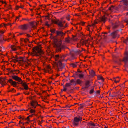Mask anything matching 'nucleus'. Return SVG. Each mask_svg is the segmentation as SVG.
<instances>
[{
  "label": "nucleus",
  "mask_w": 128,
  "mask_h": 128,
  "mask_svg": "<svg viewBox=\"0 0 128 128\" xmlns=\"http://www.w3.org/2000/svg\"><path fill=\"white\" fill-rule=\"evenodd\" d=\"M26 36L28 37H32V36H30V35L28 34H26Z\"/></svg>",
  "instance_id": "obj_49"
},
{
  "label": "nucleus",
  "mask_w": 128,
  "mask_h": 128,
  "mask_svg": "<svg viewBox=\"0 0 128 128\" xmlns=\"http://www.w3.org/2000/svg\"><path fill=\"white\" fill-rule=\"evenodd\" d=\"M11 48L12 50L15 51L17 50V48L14 45H12L11 46Z\"/></svg>",
  "instance_id": "obj_19"
},
{
  "label": "nucleus",
  "mask_w": 128,
  "mask_h": 128,
  "mask_svg": "<svg viewBox=\"0 0 128 128\" xmlns=\"http://www.w3.org/2000/svg\"><path fill=\"white\" fill-rule=\"evenodd\" d=\"M111 35L112 36L113 38H116V34L115 32H114L112 33Z\"/></svg>",
  "instance_id": "obj_32"
},
{
  "label": "nucleus",
  "mask_w": 128,
  "mask_h": 128,
  "mask_svg": "<svg viewBox=\"0 0 128 128\" xmlns=\"http://www.w3.org/2000/svg\"><path fill=\"white\" fill-rule=\"evenodd\" d=\"M16 58L17 59V60L18 61V57H17L16 56Z\"/></svg>",
  "instance_id": "obj_62"
},
{
  "label": "nucleus",
  "mask_w": 128,
  "mask_h": 128,
  "mask_svg": "<svg viewBox=\"0 0 128 128\" xmlns=\"http://www.w3.org/2000/svg\"><path fill=\"white\" fill-rule=\"evenodd\" d=\"M6 25V24H4V23L0 25V28L2 26H5Z\"/></svg>",
  "instance_id": "obj_45"
},
{
  "label": "nucleus",
  "mask_w": 128,
  "mask_h": 128,
  "mask_svg": "<svg viewBox=\"0 0 128 128\" xmlns=\"http://www.w3.org/2000/svg\"><path fill=\"white\" fill-rule=\"evenodd\" d=\"M81 81L79 79L77 80L76 81V83L78 84H81Z\"/></svg>",
  "instance_id": "obj_31"
},
{
  "label": "nucleus",
  "mask_w": 128,
  "mask_h": 128,
  "mask_svg": "<svg viewBox=\"0 0 128 128\" xmlns=\"http://www.w3.org/2000/svg\"><path fill=\"white\" fill-rule=\"evenodd\" d=\"M101 21L103 22L104 23L106 20V18L104 16H102L101 18Z\"/></svg>",
  "instance_id": "obj_22"
},
{
  "label": "nucleus",
  "mask_w": 128,
  "mask_h": 128,
  "mask_svg": "<svg viewBox=\"0 0 128 128\" xmlns=\"http://www.w3.org/2000/svg\"><path fill=\"white\" fill-rule=\"evenodd\" d=\"M45 72L46 73H48L49 74H51L53 72V70L51 68L50 70H46Z\"/></svg>",
  "instance_id": "obj_23"
},
{
  "label": "nucleus",
  "mask_w": 128,
  "mask_h": 128,
  "mask_svg": "<svg viewBox=\"0 0 128 128\" xmlns=\"http://www.w3.org/2000/svg\"><path fill=\"white\" fill-rule=\"evenodd\" d=\"M12 78L13 79H14L16 81H18L20 82H22V80L21 78L15 75L13 76H12Z\"/></svg>",
  "instance_id": "obj_11"
},
{
  "label": "nucleus",
  "mask_w": 128,
  "mask_h": 128,
  "mask_svg": "<svg viewBox=\"0 0 128 128\" xmlns=\"http://www.w3.org/2000/svg\"><path fill=\"white\" fill-rule=\"evenodd\" d=\"M20 43L21 44H24V39L23 38H21L20 39Z\"/></svg>",
  "instance_id": "obj_29"
},
{
  "label": "nucleus",
  "mask_w": 128,
  "mask_h": 128,
  "mask_svg": "<svg viewBox=\"0 0 128 128\" xmlns=\"http://www.w3.org/2000/svg\"><path fill=\"white\" fill-rule=\"evenodd\" d=\"M113 8H114L113 7V6H112L111 7H110L108 9H109V10H113Z\"/></svg>",
  "instance_id": "obj_47"
},
{
  "label": "nucleus",
  "mask_w": 128,
  "mask_h": 128,
  "mask_svg": "<svg viewBox=\"0 0 128 128\" xmlns=\"http://www.w3.org/2000/svg\"><path fill=\"white\" fill-rule=\"evenodd\" d=\"M66 88H64L63 90V91H66Z\"/></svg>",
  "instance_id": "obj_57"
},
{
  "label": "nucleus",
  "mask_w": 128,
  "mask_h": 128,
  "mask_svg": "<svg viewBox=\"0 0 128 128\" xmlns=\"http://www.w3.org/2000/svg\"><path fill=\"white\" fill-rule=\"evenodd\" d=\"M31 28H36V24L35 22H32L30 23Z\"/></svg>",
  "instance_id": "obj_15"
},
{
  "label": "nucleus",
  "mask_w": 128,
  "mask_h": 128,
  "mask_svg": "<svg viewBox=\"0 0 128 128\" xmlns=\"http://www.w3.org/2000/svg\"><path fill=\"white\" fill-rule=\"evenodd\" d=\"M125 118L128 120V112L126 113V114L125 117Z\"/></svg>",
  "instance_id": "obj_46"
},
{
  "label": "nucleus",
  "mask_w": 128,
  "mask_h": 128,
  "mask_svg": "<svg viewBox=\"0 0 128 128\" xmlns=\"http://www.w3.org/2000/svg\"><path fill=\"white\" fill-rule=\"evenodd\" d=\"M46 25H47L48 26H49V24H48V23H46Z\"/></svg>",
  "instance_id": "obj_63"
},
{
  "label": "nucleus",
  "mask_w": 128,
  "mask_h": 128,
  "mask_svg": "<svg viewBox=\"0 0 128 128\" xmlns=\"http://www.w3.org/2000/svg\"><path fill=\"white\" fill-rule=\"evenodd\" d=\"M73 85L74 86L76 85L75 82L74 80H71L70 83H66V87H68L70 86L71 85Z\"/></svg>",
  "instance_id": "obj_9"
},
{
  "label": "nucleus",
  "mask_w": 128,
  "mask_h": 128,
  "mask_svg": "<svg viewBox=\"0 0 128 128\" xmlns=\"http://www.w3.org/2000/svg\"><path fill=\"white\" fill-rule=\"evenodd\" d=\"M20 8H23V6H20Z\"/></svg>",
  "instance_id": "obj_61"
},
{
  "label": "nucleus",
  "mask_w": 128,
  "mask_h": 128,
  "mask_svg": "<svg viewBox=\"0 0 128 128\" xmlns=\"http://www.w3.org/2000/svg\"><path fill=\"white\" fill-rule=\"evenodd\" d=\"M24 124V123L23 122H21L20 121L19 122V124Z\"/></svg>",
  "instance_id": "obj_54"
},
{
  "label": "nucleus",
  "mask_w": 128,
  "mask_h": 128,
  "mask_svg": "<svg viewBox=\"0 0 128 128\" xmlns=\"http://www.w3.org/2000/svg\"><path fill=\"white\" fill-rule=\"evenodd\" d=\"M30 62H25L24 64V65H25L26 67H28L30 64Z\"/></svg>",
  "instance_id": "obj_21"
},
{
  "label": "nucleus",
  "mask_w": 128,
  "mask_h": 128,
  "mask_svg": "<svg viewBox=\"0 0 128 128\" xmlns=\"http://www.w3.org/2000/svg\"><path fill=\"white\" fill-rule=\"evenodd\" d=\"M29 28L28 24H24L22 25L19 26L20 28L24 30H27Z\"/></svg>",
  "instance_id": "obj_6"
},
{
  "label": "nucleus",
  "mask_w": 128,
  "mask_h": 128,
  "mask_svg": "<svg viewBox=\"0 0 128 128\" xmlns=\"http://www.w3.org/2000/svg\"><path fill=\"white\" fill-rule=\"evenodd\" d=\"M120 3L124 5L128 6V0H124L120 1Z\"/></svg>",
  "instance_id": "obj_13"
},
{
  "label": "nucleus",
  "mask_w": 128,
  "mask_h": 128,
  "mask_svg": "<svg viewBox=\"0 0 128 128\" xmlns=\"http://www.w3.org/2000/svg\"><path fill=\"white\" fill-rule=\"evenodd\" d=\"M31 116H32L30 115L29 116H28L26 118V119L29 120V118L30 117H31Z\"/></svg>",
  "instance_id": "obj_50"
},
{
  "label": "nucleus",
  "mask_w": 128,
  "mask_h": 128,
  "mask_svg": "<svg viewBox=\"0 0 128 128\" xmlns=\"http://www.w3.org/2000/svg\"><path fill=\"white\" fill-rule=\"evenodd\" d=\"M61 56H60L58 54L55 55L54 56V58L55 60L57 62V65L58 67L60 68L62 65V62L63 58Z\"/></svg>",
  "instance_id": "obj_4"
},
{
  "label": "nucleus",
  "mask_w": 128,
  "mask_h": 128,
  "mask_svg": "<svg viewBox=\"0 0 128 128\" xmlns=\"http://www.w3.org/2000/svg\"><path fill=\"white\" fill-rule=\"evenodd\" d=\"M73 65H74L73 66L74 67H75L76 66V65L75 64H74Z\"/></svg>",
  "instance_id": "obj_60"
},
{
  "label": "nucleus",
  "mask_w": 128,
  "mask_h": 128,
  "mask_svg": "<svg viewBox=\"0 0 128 128\" xmlns=\"http://www.w3.org/2000/svg\"><path fill=\"white\" fill-rule=\"evenodd\" d=\"M49 95H48L47 96L44 97V98H42V100L45 102V101H44V100H48V98L49 97Z\"/></svg>",
  "instance_id": "obj_27"
},
{
  "label": "nucleus",
  "mask_w": 128,
  "mask_h": 128,
  "mask_svg": "<svg viewBox=\"0 0 128 128\" xmlns=\"http://www.w3.org/2000/svg\"><path fill=\"white\" fill-rule=\"evenodd\" d=\"M94 89H92L90 90V94H92L94 92Z\"/></svg>",
  "instance_id": "obj_39"
},
{
  "label": "nucleus",
  "mask_w": 128,
  "mask_h": 128,
  "mask_svg": "<svg viewBox=\"0 0 128 128\" xmlns=\"http://www.w3.org/2000/svg\"><path fill=\"white\" fill-rule=\"evenodd\" d=\"M90 74L92 76H93L95 75V72L93 70H91L90 72Z\"/></svg>",
  "instance_id": "obj_24"
},
{
  "label": "nucleus",
  "mask_w": 128,
  "mask_h": 128,
  "mask_svg": "<svg viewBox=\"0 0 128 128\" xmlns=\"http://www.w3.org/2000/svg\"><path fill=\"white\" fill-rule=\"evenodd\" d=\"M14 71L15 72L16 74H18L19 72V71L18 70H15Z\"/></svg>",
  "instance_id": "obj_43"
},
{
  "label": "nucleus",
  "mask_w": 128,
  "mask_h": 128,
  "mask_svg": "<svg viewBox=\"0 0 128 128\" xmlns=\"http://www.w3.org/2000/svg\"><path fill=\"white\" fill-rule=\"evenodd\" d=\"M31 106L32 108H35L37 106L38 102L36 100H33L30 102Z\"/></svg>",
  "instance_id": "obj_10"
},
{
  "label": "nucleus",
  "mask_w": 128,
  "mask_h": 128,
  "mask_svg": "<svg viewBox=\"0 0 128 128\" xmlns=\"http://www.w3.org/2000/svg\"><path fill=\"white\" fill-rule=\"evenodd\" d=\"M82 120V117L80 116L75 117L74 118V120L72 122L74 126H77L79 124V122H81Z\"/></svg>",
  "instance_id": "obj_5"
},
{
  "label": "nucleus",
  "mask_w": 128,
  "mask_h": 128,
  "mask_svg": "<svg viewBox=\"0 0 128 128\" xmlns=\"http://www.w3.org/2000/svg\"><path fill=\"white\" fill-rule=\"evenodd\" d=\"M53 42L54 44V46L56 48L58 51L60 52L63 47L61 45V41H58L56 39H54L53 40Z\"/></svg>",
  "instance_id": "obj_2"
},
{
  "label": "nucleus",
  "mask_w": 128,
  "mask_h": 128,
  "mask_svg": "<svg viewBox=\"0 0 128 128\" xmlns=\"http://www.w3.org/2000/svg\"><path fill=\"white\" fill-rule=\"evenodd\" d=\"M98 22V20H95L93 23L92 24H91L88 25V26H94L96 24H97Z\"/></svg>",
  "instance_id": "obj_16"
},
{
  "label": "nucleus",
  "mask_w": 128,
  "mask_h": 128,
  "mask_svg": "<svg viewBox=\"0 0 128 128\" xmlns=\"http://www.w3.org/2000/svg\"><path fill=\"white\" fill-rule=\"evenodd\" d=\"M30 112L31 113H33L35 112V110H34L31 109L30 110Z\"/></svg>",
  "instance_id": "obj_37"
},
{
  "label": "nucleus",
  "mask_w": 128,
  "mask_h": 128,
  "mask_svg": "<svg viewBox=\"0 0 128 128\" xmlns=\"http://www.w3.org/2000/svg\"><path fill=\"white\" fill-rule=\"evenodd\" d=\"M84 40H83L81 41V44L82 45H85V42H84Z\"/></svg>",
  "instance_id": "obj_42"
},
{
  "label": "nucleus",
  "mask_w": 128,
  "mask_h": 128,
  "mask_svg": "<svg viewBox=\"0 0 128 128\" xmlns=\"http://www.w3.org/2000/svg\"><path fill=\"white\" fill-rule=\"evenodd\" d=\"M96 92L98 94H100V91L99 90H97Z\"/></svg>",
  "instance_id": "obj_51"
},
{
  "label": "nucleus",
  "mask_w": 128,
  "mask_h": 128,
  "mask_svg": "<svg viewBox=\"0 0 128 128\" xmlns=\"http://www.w3.org/2000/svg\"><path fill=\"white\" fill-rule=\"evenodd\" d=\"M68 24H67V23H66V24L64 26V27H63V28H62V29H64V28H65L66 27H67L68 26Z\"/></svg>",
  "instance_id": "obj_41"
},
{
  "label": "nucleus",
  "mask_w": 128,
  "mask_h": 128,
  "mask_svg": "<svg viewBox=\"0 0 128 128\" xmlns=\"http://www.w3.org/2000/svg\"><path fill=\"white\" fill-rule=\"evenodd\" d=\"M19 8H20V6H16V10H18Z\"/></svg>",
  "instance_id": "obj_48"
},
{
  "label": "nucleus",
  "mask_w": 128,
  "mask_h": 128,
  "mask_svg": "<svg viewBox=\"0 0 128 128\" xmlns=\"http://www.w3.org/2000/svg\"><path fill=\"white\" fill-rule=\"evenodd\" d=\"M21 17V16L20 15H19L18 16H17L16 18V19L15 20V22H16V21H18V19L20 18Z\"/></svg>",
  "instance_id": "obj_28"
},
{
  "label": "nucleus",
  "mask_w": 128,
  "mask_h": 128,
  "mask_svg": "<svg viewBox=\"0 0 128 128\" xmlns=\"http://www.w3.org/2000/svg\"><path fill=\"white\" fill-rule=\"evenodd\" d=\"M52 22L53 23L57 24L58 26L60 27L58 28L59 30H62L64 27V24H63V21L62 20H59L58 19H52Z\"/></svg>",
  "instance_id": "obj_3"
},
{
  "label": "nucleus",
  "mask_w": 128,
  "mask_h": 128,
  "mask_svg": "<svg viewBox=\"0 0 128 128\" xmlns=\"http://www.w3.org/2000/svg\"><path fill=\"white\" fill-rule=\"evenodd\" d=\"M43 54L44 52L42 50L40 46H38L34 48L32 52L30 53L29 54L32 56H36L39 58Z\"/></svg>",
  "instance_id": "obj_1"
},
{
  "label": "nucleus",
  "mask_w": 128,
  "mask_h": 128,
  "mask_svg": "<svg viewBox=\"0 0 128 128\" xmlns=\"http://www.w3.org/2000/svg\"><path fill=\"white\" fill-rule=\"evenodd\" d=\"M16 33H15V35H14L13 34H11L13 36V38H14V37L15 35L16 36H18V34H16Z\"/></svg>",
  "instance_id": "obj_44"
},
{
  "label": "nucleus",
  "mask_w": 128,
  "mask_h": 128,
  "mask_svg": "<svg viewBox=\"0 0 128 128\" xmlns=\"http://www.w3.org/2000/svg\"><path fill=\"white\" fill-rule=\"evenodd\" d=\"M0 33L1 34H3L4 33V32L2 31H0Z\"/></svg>",
  "instance_id": "obj_58"
},
{
  "label": "nucleus",
  "mask_w": 128,
  "mask_h": 128,
  "mask_svg": "<svg viewBox=\"0 0 128 128\" xmlns=\"http://www.w3.org/2000/svg\"><path fill=\"white\" fill-rule=\"evenodd\" d=\"M28 38H26L24 39V43H26L28 42Z\"/></svg>",
  "instance_id": "obj_38"
},
{
  "label": "nucleus",
  "mask_w": 128,
  "mask_h": 128,
  "mask_svg": "<svg viewBox=\"0 0 128 128\" xmlns=\"http://www.w3.org/2000/svg\"><path fill=\"white\" fill-rule=\"evenodd\" d=\"M98 77L99 79L103 80V78L102 76H99Z\"/></svg>",
  "instance_id": "obj_40"
},
{
  "label": "nucleus",
  "mask_w": 128,
  "mask_h": 128,
  "mask_svg": "<svg viewBox=\"0 0 128 128\" xmlns=\"http://www.w3.org/2000/svg\"><path fill=\"white\" fill-rule=\"evenodd\" d=\"M24 94H25L28 95L29 94V92H28L27 93H25Z\"/></svg>",
  "instance_id": "obj_55"
},
{
  "label": "nucleus",
  "mask_w": 128,
  "mask_h": 128,
  "mask_svg": "<svg viewBox=\"0 0 128 128\" xmlns=\"http://www.w3.org/2000/svg\"><path fill=\"white\" fill-rule=\"evenodd\" d=\"M8 92H11V90H8Z\"/></svg>",
  "instance_id": "obj_59"
},
{
  "label": "nucleus",
  "mask_w": 128,
  "mask_h": 128,
  "mask_svg": "<svg viewBox=\"0 0 128 128\" xmlns=\"http://www.w3.org/2000/svg\"><path fill=\"white\" fill-rule=\"evenodd\" d=\"M20 83L21 84L23 87H24V90H27L28 88V85L26 84V82H23L22 80V82H20Z\"/></svg>",
  "instance_id": "obj_8"
},
{
  "label": "nucleus",
  "mask_w": 128,
  "mask_h": 128,
  "mask_svg": "<svg viewBox=\"0 0 128 128\" xmlns=\"http://www.w3.org/2000/svg\"><path fill=\"white\" fill-rule=\"evenodd\" d=\"M80 46L79 44H77V46L78 48H79L80 47Z\"/></svg>",
  "instance_id": "obj_52"
},
{
  "label": "nucleus",
  "mask_w": 128,
  "mask_h": 128,
  "mask_svg": "<svg viewBox=\"0 0 128 128\" xmlns=\"http://www.w3.org/2000/svg\"><path fill=\"white\" fill-rule=\"evenodd\" d=\"M85 24V22H80V23L77 24H75V26L76 27V28H77L78 26H77V25H81L82 26H84Z\"/></svg>",
  "instance_id": "obj_18"
},
{
  "label": "nucleus",
  "mask_w": 128,
  "mask_h": 128,
  "mask_svg": "<svg viewBox=\"0 0 128 128\" xmlns=\"http://www.w3.org/2000/svg\"><path fill=\"white\" fill-rule=\"evenodd\" d=\"M84 75L82 74H80L79 75V77L80 78H82L83 77Z\"/></svg>",
  "instance_id": "obj_36"
},
{
  "label": "nucleus",
  "mask_w": 128,
  "mask_h": 128,
  "mask_svg": "<svg viewBox=\"0 0 128 128\" xmlns=\"http://www.w3.org/2000/svg\"><path fill=\"white\" fill-rule=\"evenodd\" d=\"M65 41L67 43H69L70 42V39L68 38H65Z\"/></svg>",
  "instance_id": "obj_33"
},
{
  "label": "nucleus",
  "mask_w": 128,
  "mask_h": 128,
  "mask_svg": "<svg viewBox=\"0 0 128 128\" xmlns=\"http://www.w3.org/2000/svg\"><path fill=\"white\" fill-rule=\"evenodd\" d=\"M11 90V92L12 93H14L16 92V90L14 88H13Z\"/></svg>",
  "instance_id": "obj_35"
},
{
  "label": "nucleus",
  "mask_w": 128,
  "mask_h": 128,
  "mask_svg": "<svg viewBox=\"0 0 128 128\" xmlns=\"http://www.w3.org/2000/svg\"><path fill=\"white\" fill-rule=\"evenodd\" d=\"M56 35L57 36H60L64 38L66 33H64L62 31H56Z\"/></svg>",
  "instance_id": "obj_7"
},
{
  "label": "nucleus",
  "mask_w": 128,
  "mask_h": 128,
  "mask_svg": "<svg viewBox=\"0 0 128 128\" xmlns=\"http://www.w3.org/2000/svg\"><path fill=\"white\" fill-rule=\"evenodd\" d=\"M126 57L124 58L123 60V61L125 62H128V53H126Z\"/></svg>",
  "instance_id": "obj_17"
},
{
  "label": "nucleus",
  "mask_w": 128,
  "mask_h": 128,
  "mask_svg": "<svg viewBox=\"0 0 128 128\" xmlns=\"http://www.w3.org/2000/svg\"><path fill=\"white\" fill-rule=\"evenodd\" d=\"M55 31V30H52V31H51V32H54Z\"/></svg>",
  "instance_id": "obj_56"
},
{
  "label": "nucleus",
  "mask_w": 128,
  "mask_h": 128,
  "mask_svg": "<svg viewBox=\"0 0 128 128\" xmlns=\"http://www.w3.org/2000/svg\"><path fill=\"white\" fill-rule=\"evenodd\" d=\"M112 80L113 81H114L116 83L118 82L120 80V78L118 77H117L116 78H114L112 79Z\"/></svg>",
  "instance_id": "obj_14"
},
{
  "label": "nucleus",
  "mask_w": 128,
  "mask_h": 128,
  "mask_svg": "<svg viewBox=\"0 0 128 128\" xmlns=\"http://www.w3.org/2000/svg\"><path fill=\"white\" fill-rule=\"evenodd\" d=\"M16 34H18V35H22L24 34H25V33L24 32H16Z\"/></svg>",
  "instance_id": "obj_34"
},
{
  "label": "nucleus",
  "mask_w": 128,
  "mask_h": 128,
  "mask_svg": "<svg viewBox=\"0 0 128 128\" xmlns=\"http://www.w3.org/2000/svg\"><path fill=\"white\" fill-rule=\"evenodd\" d=\"M84 42H85V45L87 46H88L89 43L88 41L87 40H85Z\"/></svg>",
  "instance_id": "obj_30"
},
{
  "label": "nucleus",
  "mask_w": 128,
  "mask_h": 128,
  "mask_svg": "<svg viewBox=\"0 0 128 128\" xmlns=\"http://www.w3.org/2000/svg\"><path fill=\"white\" fill-rule=\"evenodd\" d=\"M88 125H90L94 126H96L95 124L93 122H89L88 124Z\"/></svg>",
  "instance_id": "obj_25"
},
{
  "label": "nucleus",
  "mask_w": 128,
  "mask_h": 128,
  "mask_svg": "<svg viewBox=\"0 0 128 128\" xmlns=\"http://www.w3.org/2000/svg\"><path fill=\"white\" fill-rule=\"evenodd\" d=\"M90 86V82L89 81H87L85 83V86L86 88Z\"/></svg>",
  "instance_id": "obj_26"
},
{
  "label": "nucleus",
  "mask_w": 128,
  "mask_h": 128,
  "mask_svg": "<svg viewBox=\"0 0 128 128\" xmlns=\"http://www.w3.org/2000/svg\"><path fill=\"white\" fill-rule=\"evenodd\" d=\"M51 68L49 64L48 65L46 66V68H45L44 70V72H45L46 70H48Z\"/></svg>",
  "instance_id": "obj_20"
},
{
  "label": "nucleus",
  "mask_w": 128,
  "mask_h": 128,
  "mask_svg": "<svg viewBox=\"0 0 128 128\" xmlns=\"http://www.w3.org/2000/svg\"><path fill=\"white\" fill-rule=\"evenodd\" d=\"M4 4H5L6 5V2H4Z\"/></svg>",
  "instance_id": "obj_64"
},
{
  "label": "nucleus",
  "mask_w": 128,
  "mask_h": 128,
  "mask_svg": "<svg viewBox=\"0 0 128 128\" xmlns=\"http://www.w3.org/2000/svg\"><path fill=\"white\" fill-rule=\"evenodd\" d=\"M8 82L13 87H15L16 86L17 83L16 82L13 81L11 79L9 80Z\"/></svg>",
  "instance_id": "obj_12"
},
{
  "label": "nucleus",
  "mask_w": 128,
  "mask_h": 128,
  "mask_svg": "<svg viewBox=\"0 0 128 128\" xmlns=\"http://www.w3.org/2000/svg\"><path fill=\"white\" fill-rule=\"evenodd\" d=\"M0 2H1L2 3V4H4V2L2 0H0Z\"/></svg>",
  "instance_id": "obj_53"
}]
</instances>
